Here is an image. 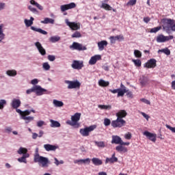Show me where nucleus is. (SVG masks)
I'll list each match as a JSON object with an SVG mask.
<instances>
[{"instance_id":"obj_34","label":"nucleus","mask_w":175,"mask_h":175,"mask_svg":"<svg viewBox=\"0 0 175 175\" xmlns=\"http://www.w3.org/2000/svg\"><path fill=\"white\" fill-rule=\"evenodd\" d=\"M53 105L55 107H62L64 106V102L54 99L53 100Z\"/></svg>"},{"instance_id":"obj_28","label":"nucleus","mask_w":175,"mask_h":175,"mask_svg":"<svg viewBox=\"0 0 175 175\" xmlns=\"http://www.w3.org/2000/svg\"><path fill=\"white\" fill-rule=\"evenodd\" d=\"M6 35L3 33V24L0 25V43H2L3 40H5Z\"/></svg>"},{"instance_id":"obj_6","label":"nucleus","mask_w":175,"mask_h":175,"mask_svg":"<svg viewBox=\"0 0 175 175\" xmlns=\"http://www.w3.org/2000/svg\"><path fill=\"white\" fill-rule=\"evenodd\" d=\"M95 129H96V125H92L85 129H81L79 133L83 137L90 136V132H92Z\"/></svg>"},{"instance_id":"obj_39","label":"nucleus","mask_w":175,"mask_h":175,"mask_svg":"<svg viewBox=\"0 0 175 175\" xmlns=\"http://www.w3.org/2000/svg\"><path fill=\"white\" fill-rule=\"evenodd\" d=\"M59 40H61V37L58 36H51L49 38V41L51 42V43H57V42H59Z\"/></svg>"},{"instance_id":"obj_46","label":"nucleus","mask_w":175,"mask_h":175,"mask_svg":"<svg viewBox=\"0 0 175 175\" xmlns=\"http://www.w3.org/2000/svg\"><path fill=\"white\" fill-rule=\"evenodd\" d=\"M81 33H80V31H76L74 33L72 34L71 38H81Z\"/></svg>"},{"instance_id":"obj_47","label":"nucleus","mask_w":175,"mask_h":175,"mask_svg":"<svg viewBox=\"0 0 175 175\" xmlns=\"http://www.w3.org/2000/svg\"><path fill=\"white\" fill-rule=\"evenodd\" d=\"M162 29V27H154L152 28L150 31V33H157V32H158V31H160V29Z\"/></svg>"},{"instance_id":"obj_59","label":"nucleus","mask_w":175,"mask_h":175,"mask_svg":"<svg viewBox=\"0 0 175 175\" xmlns=\"http://www.w3.org/2000/svg\"><path fill=\"white\" fill-rule=\"evenodd\" d=\"M15 109H16V113H18V114H20L21 118L22 119L23 118V115L24 113V111H21V109H20L18 108H16Z\"/></svg>"},{"instance_id":"obj_33","label":"nucleus","mask_w":175,"mask_h":175,"mask_svg":"<svg viewBox=\"0 0 175 175\" xmlns=\"http://www.w3.org/2000/svg\"><path fill=\"white\" fill-rule=\"evenodd\" d=\"M35 118L33 116H22V120H24L25 124H29L31 121H33Z\"/></svg>"},{"instance_id":"obj_62","label":"nucleus","mask_w":175,"mask_h":175,"mask_svg":"<svg viewBox=\"0 0 175 175\" xmlns=\"http://www.w3.org/2000/svg\"><path fill=\"white\" fill-rule=\"evenodd\" d=\"M38 83H39V80L38 79H33L31 81V84H32L33 85H36Z\"/></svg>"},{"instance_id":"obj_9","label":"nucleus","mask_w":175,"mask_h":175,"mask_svg":"<svg viewBox=\"0 0 175 175\" xmlns=\"http://www.w3.org/2000/svg\"><path fill=\"white\" fill-rule=\"evenodd\" d=\"M66 84H68V90H73L75 88H80V85H81V83H80V81H68L66 80L64 81Z\"/></svg>"},{"instance_id":"obj_3","label":"nucleus","mask_w":175,"mask_h":175,"mask_svg":"<svg viewBox=\"0 0 175 175\" xmlns=\"http://www.w3.org/2000/svg\"><path fill=\"white\" fill-rule=\"evenodd\" d=\"M33 161L36 163H39L42 167H47L50 165V160L49 158L40 156L38 152H36L33 155Z\"/></svg>"},{"instance_id":"obj_8","label":"nucleus","mask_w":175,"mask_h":175,"mask_svg":"<svg viewBox=\"0 0 175 175\" xmlns=\"http://www.w3.org/2000/svg\"><path fill=\"white\" fill-rule=\"evenodd\" d=\"M112 144H120V146H129V142H124L121 137L118 135H112Z\"/></svg>"},{"instance_id":"obj_2","label":"nucleus","mask_w":175,"mask_h":175,"mask_svg":"<svg viewBox=\"0 0 175 175\" xmlns=\"http://www.w3.org/2000/svg\"><path fill=\"white\" fill-rule=\"evenodd\" d=\"M163 29L167 33H170V31L175 32V21L174 19L163 18L161 20Z\"/></svg>"},{"instance_id":"obj_48","label":"nucleus","mask_w":175,"mask_h":175,"mask_svg":"<svg viewBox=\"0 0 175 175\" xmlns=\"http://www.w3.org/2000/svg\"><path fill=\"white\" fill-rule=\"evenodd\" d=\"M50 64H49V62H44L42 64V68L44 70H50Z\"/></svg>"},{"instance_id":"obj_60","label":"nucleus","mask_w":175,"mask_h":175,"mask_svg":"<svg viewBox=\"0 0 175 175\" xmlns=\"http://www.w3.org/2000/svg\"><path fill=\"white\" fill-rule=\"evenodd\" d=\"M6 8V3L0 2V12Z\"/></svg>"},{"instance_id":"obj_13","label":"nucleus","mask_w":175,"mask_h":175,"mask_svg":"<svg viewBox=\"0 0 175 175\" xmlns=\"http://www.w3.org/2000/svg\"><path fill=\"white\" fill-rule=\"evenodd\" d=\"M34 92L38 96H42L44 93L47 92V90L42 88L39 85H34Z\"/></svg>"},{"instance_id":"obj_24","label":"nucleus","mask_w":175,"mask_h":175,"mask_svg":"<svg viewBox=\"0 0 175 175\" xmlns=\"http://www.w3.org/2000/svg\"><path fill=\"white\" fill-rule=\"evenodd\" d=\"M97 44H98L99 51H103V50H105V47L107 46V41L103 40V41L98 42Z\"/></svg>"},{"instance_id":"obj_55","label":"nucleus","mask_w":175,"mask_h":175,"mask_svg":"<svg viewBox=\"0 0 175 175\" xmlns=\"http://www.w3.org/2000/svg\"><path fill=\"white\" fill-rule=\"evenodd\" d=\"M43 125H44V121L39 120L38 122H37V126L38 128H41V126H43Z\"/></svg>"},{"instance_id":"obj_5","label":"nucleus","mask_w":175,"mask_h":175,"mask_svg":"<svg viewBox=\"0 0 175 175\" xmlns=\"http://www.w3.org/2000/svg\"><path fill=\"white\" fill-rule=\"evenodd\" d=\"M81 117V113H76L73 116H71V120H67L66 124L68 125H70L71 126H76L79 128L80 126V124H79V121H80V118Z\"/></svg>"},{"instance_id":"obj_63","label":"nucleus","mask_w":175,"mask_h":175,"mask_svg":"<svg viewBox=\"0 0 175 175\" xmlns=\"http://www.w3.org/2000/svg\"><path fill=\"white\" fill-rule=\"evenodd\" d=\"M31 114V111L30 110H25L23 111V115L25 117H27V116H29Z\"/></svg>"},{"instance_id":"obj_17","label":"nucleus","mask_w":175,"mask_h":175,"mask_svg":"<svg viewBox=\"0 0 175 175\" xmlns=\"http://www.w3.org/2000/svg\"><path fill=\"white\" fill-rule=\"evenodd\" d=\"M11 107L12 109H18L21 106V100L20 99L14 98L10 103Z\"/></svg>"},{"instance_id":"obj_52","label":"nucleus","mask_w":175,"mask_h":175,"mask_svg":"<svg viewBox=\"0 0 175 175\" xmlns=\"http://www.w3.org/2000/svg\"><path fill=\"white\" fill-rule=\"evenodd\" d=\"M48 59L51 62H54V61H55V56L53 55H48Z\"/></svg>"},{"instance_id":"obj_1","label":"nucleus","mask_w":175,"mask_h":175,"mask_svg":"<svg viewBox=\"0 0 175 175\" xmlns=\"http://www.w3.org/2000/svg\"><path fill=\"white\" fill-rule=\"evenodd\" d=\"M126 111L120 110L116 113L117 119L111 122V126L113 128H122L126 124V122L122 118H125L127 116Z\"/></svg>"},{"instance_id":"obj_43","label":"nucleus","mask_w":175,"mask_h":175,"mask_svg":"<svg viewBox=\"0 0 175 175\" xmlns=\"http://www.w3.org/2000/svg\"><path fill=\"white\" fill-rule=\"evenodd\" d=\"M126 92H128V90H122L121 88H119V90L118 91V98H120V96H124Z\"/></svg>"},{"instance_id":"obj_54","label":"nucleus","mask_w":175,"mask_h":175,"mask_svg":"<svg viewBox=\"0 0 175 175\" xmlns=\"http://www.w3.org/2000/svg\"><path fill=\"white\" fill-rule=\"evenodd\" d=\"M32 92H35L34 86L32 87L31 89H29L26 91V94H27V95H29L30 94H32Z\"/></svg>"},{"instance_id":"obj_11","label":"nucleus","mask_w":175,"mask_h":175,"mask_svg":"<svg viewBox=\"0 0 175 175\" xmlns=\"http://www.w3.org/2000/svg\"><path fill=\"white\" fill-rule=\"evenodd\" d=\"M77 5L75 3L72 2L68 4H64L60 5V10L62 13H64V12H66V10H70L72 9H75L76 8Z\"/></svg>"},{"instance_id":"obj_32","label":"nucleus","mask_w":175,"mask_h":175,"mask_svg":"<svg viewBox=\"0 0 175 175\" xmlns=\"http://www.w3.org/2000/svg\"><path fill=\"white\" fill-rule=\"evenodd\" d=\"M92 162L93 164L95 165V166H100V165L103 163L102 160L96 157H94L93 159H92Z\"/></svg>"},{"instance_id":"obj_42","label":"nucleus","mask_w":175,"mask_h":175,"mask_svg":"<svg viewBox=\"0 0 175 175\" xmlns=\"http://www.w3.org/2000/svg\"><path fill=\"white\" fill-rule=\"evenodd\" d=\"M98 109H100L101 110H111V105H98Z\"/></svg>"},{"instance_id":"obj_7","label":"nucleus","mask_w":175,"mask_h":175,"mask_svg":"<svg viewBox=\"0 0 175 175\" xmlns=\"http://www.w3.org/2000/svg\"><path fill=\"white\" fill-rule=\"evenodd\" d=\"M65 23L72 31H79L80 29V23L79 22H70L69 19L66 18L65 19Z\"/></svg>"},{"instance_id":"obj_23","label":"nucleus","mask_w":175,"mask_h":175,"mask_svg":"<svg viewBox=\"0 0 175 175\" xmlns=\"http://www.w3.org/2000/svg\"><path fill=\"white\" fill-rule=\"evenodd\" d=\"M118 161V158L116 157V153H113L111 158L107 157L105 160V163H114V162H117Z\"/></svg>"},{"instance_id":"obj_36","label":"nucleus","mask_w":175,"mask_h":175,"mask_svg":"<svg viewBox=\"0 0 175 175\" xmlns=\"http://www.w3.org/2000/svg\"><path fill=\"white\" fill-rule=\"evenodd\" d=\"M139 83L142 86L147 85V83H148V78L142 76L139 79Z\"/></svg>"},{"instance_id":"obj_15","label":"nucleus","mask_w":175,"mask_h":175,"mask_svg":"<svg viewBox=\"0 0 175 175\" xmlns=\"http://www.w3.org/2000/svg\"><path fill=\"white\" fill-rule=\"evenodd\" d=\"M34 46L38 50V52L40 53V54L41 55H42V56L46 55V49H44V48H43V46H42V44L40 42H35Z\"/></svg>"},{"instance_id":"obj_35","label":"nucleus","mask_w":175,"mask_h":175,"mask_svg":"<svg viewBox=\"0 0 175 175\" xmlns=\"http://www.w3.org/2000/svg\"><path fill=\"white\" fill-rule=\"evenodd\" d=\"M29 3H31L33 6H36V8H38V9H39V10H43V6H42L40 4H39L35 0H30Z\"/></svg>"},{"instance_id":"obj_21","label":"nucleus","mask_w":175,"mask_h":175,"mask_svg":"<svg viewBox=\"0 0 175 175\" xmlns=\"http://www.w3.org/2000/svg\"><path fill=\"white\" fill-rule=\"evenodd\" d=\"M109 40L111 44H114L117 40H124V36L122 35L111 36L109 37Z\"/></svg>"},{"instance_id":"obj_41","label":"nucleus","mask_w":175,"mask_h":175,"mask_svg":"<svg viewBox=\"0 0 175 175\" xmlns=\"http://www.w3.org/2000/svg\"><path fill=\"white\" fill-rule=\"evenodd\" d=\"M109 84L110 83L109 81H106L103 79L98 81V85H100V87H107Z\"/></svg>"},{"instance_id":"obj_58","label":"nucleus","mask_w":175,"mask_h":175,"mask_svg":"<svg viewBox=\"0 0 175 175\" xmlns=\"http://www.w3.org/2000/svg\"><path fill=\"white\" fill-rule=\"evenodd\" d=\"M137 0H130L127 5H129L130 6H133V5H136Z\"/></svg>"},{"instance_id":"obj_38","label":"nucleus","mask_w":175,"mask_h":175,"mask_svg":"<svg viewBox=\"0 0 175 175\" xmlns=\"http://www.w3.org/2000/svg\"><path fill=\"white\" fill-rule=\"evenodd\" d=\"M94 144H95V146L98 147V148H105V147H106V144H105V142H103V141H100V142L95 141Z\"/></svg>"},{"instance_id":"obj_40","label":"nucleus","mask_w":175,"mask_h":175,"mask_svg":"<svg viewBox=\"0 0 175 175\" xmlns=\"http://www.w3.org/2000/svg\"><path fill=\"white\" fill-rule=\"evenodd\" d=\"M100 8L105 9V10H113V8L110 5L103 2H102Z\"/></svg>"},{"instance_id":"obj_27","label":"nucleus","mask_w":175,"mask_h":175,"mask_svg":"<svg viewBox=\"0 0 175 175\" xmlns=\"http://www.w3.org/2000/svg\"><path fill=\"white\" fill-rule=\"evenodd\" d=\"M5 74L7 76H9V77H16L17 76V70L13 69V70H8L5 72Z\"/></svg>"},{"instance_id":"obj_10","label":"nucleus","mask_w":175,"mask_h":175,"mask_svg":"<svg viewBox=\"0 0 175 175\" xmlns=\"http://www.w3.org/2000/svg\"><path fill=\"white\" fill-rule=\"evenodd\" d=\"M70 50H77V51H83L87 50V47L83 46V44L74 42L72 45L70 46Z\"/></svg>"},{"instance_id":"obj_29","label":"nucleus","mask_w":175,"mask_h":175,"mask_svg":"<svg viewBox=\"0 0 175 175\" xmlns=\"http://www.w3.org/2000/svg\"><path fill=\"white\" fill-rule=\"evenodd\" d=\"M50 126L51 128H59V126H61V123L57 120H50Z\"/></svg>"},{"instance_id":"obj_51","label":"nucleus","mask_w":175,"mask_h":175,"mask_svg":"<svg viewBox=\"0 0 175 175\" xmlns=\"http://www.w3.org/2000/svg\"><path fill=\"white\" fill-rule=\"evenodd\" d=\"M111 124V120L109 118L104 119V125L105 126H109V125Z\"/></svg>"},{"instance_id":"obj_45","label":"nucleus","mask_w":175,"mask_h":175,"mask_svg":"<svg viewBox=\"0 0 175 175\" xmlns=\"http://www.w3.org/2000/svg\"><path fill=\"white\" fill-rule=\"evenodd\" d=\"M27 9L31 12V13H33L34 14H38V10L32 5H28Z\"/></svg>"},{"instance_id":"obj_16","label":"nucleus","mask_w":175,"mask_h":175,"mask_svg":"<svg viewBox=\"0 0 175 175\" xmlns=\"http://www.w3.org/2000/svg\"><path fill=\"white\" fill-rule=\"evenodd\" d=\"M143 135L146 136L149 140L155 143L157 142V134H154L152 133H150L148 131L144 132Z\"/></svg>"},{"instance_id":"obj_44","label":"nucleus","mask_w":175,"mask_h":175,"mask_svg":"<svg viewBox=\"0 0 175 175\" xmlns=\"http://www.w3.org/2000/svg\"><path fill=\"white\" fill-rule=\"evenodd\" d=\"M7 102L5 99L0 100V110H3L5 106H6Z\"/></svg>"},{"instance_id":"obj_53","label":"nucleus","mask_w":175,"mask_h":175,"mask_svg":"<svg viewBox=\"0 0 175 175\" xmlns=\"http://www.w3.org/2000/svg\"><path fill=\"white\" fill-rule=\"evenodd\" d=\"M124 138L126 140H131L132 139V134L131 133H127L124 135Z\"/></svg>"},{"instance_id":"obj_20","label":"nucleus","mask_w":175,"mask_h":175,"mask_svg":"<svg viewBox=\"0 0 175 175\" xmlns=\"http://www.w3.org/2000/svg\"><path fill=\"white\" fill-rule=\"evenodd\" d=\"M91 162V159L90 158L84 159H77L74 161V163H77V165H87L90 164Z\"/></svg>"},{"instance_id":"obj_56","label":"nucleus","mask_w":175,"mask_h":175,"mask_svg":"<svg viewBox=\"0 0 175 175\" xmlns=\"http://www.w3.org/2000/svg\"><path fill=\"white\" fill-rule=\"evenodd\" d=\"M140 114L143 116L144 118L146 119V121H148V120L150 119V116L147 115L146 113L140 112Z\"/></svg>"},{"instance_id":"obj_64","label":"nucleus","mask_w":175,"mask_h":175,"mask_svg":"<svg viewBox=\"0 0 175 175\" xmlns=\"http://www.w3.org/2000/svg\"><path fill=\"white\" fill-rule=\"evenodd\" d=\"M12 131H13V129H12V127H6L5 128V132L7 133H11Z\"/></svg>"},{"instance_id":"obj_14","label":"nucleus","mask_w":175,"mask_h":175,"mask_svg":"<svg viewBox=\"0 0 175 175\" xmlns=\"http://www.w3.org/2000/svg\"><path fill=\"white\" fill-rule=\"evenodd\" d=\"M83 66H84L83 62L79 60H74L71 64V68H72V69H77V70H80Z\"/></svg>"},{"instance_id":"obj_50","label":"nucleus","mask_w":175,"mask_h":175,"mask_svg":"<svg viewBox=\"0 0 175 175\" xmlns=\"http://www.w3.org/2000/svg\"><path fill=\"white\" fill-rule=\"evenodd\" d=\"M134 55L136 57V58H142V52L139 50H135Z\"/></svg>"},{"instance_id":"obj_30","label":"nucleus","mask_w":175,"mask_h":175,"mask_svg":"<svg viewBox=\"0 0 175 175\" xmlns=\"http://www.w3.org/2000/svg\"><path fill=\"white\" fill-rule=\"evenodd\" d=\"M55 20L51 18H44L43 21H41V24H54Z\"/></svg>"},{"instance_id":"obj_37","label":"nucleus","mask_w":175,"mask_h":175,"mask_svg":"<svg viewBox=\"0 0 175 175\" xmlns=\"http://www.w3.org/2000/svg\"><path fill=\"white\" fill-rule=\"evenodd\" d=\"M157 53L158 54H161L163 53V54H165V55H170V49H169V48H165V49L159 50Z\"/></svg>"},{"instance_id":"obj_4","label":"nucleus","mask_w":175,"mask_h":175,"mask_svg":"<svg viewBox=\"0 0 175 175\" xmlns=\"http://www.w3.org/2000/svg\"><path fill=\"white\" fill-rule=\"evenodd\" d=\"M33 20H35V18H33V17L32 16L30 17L29 20L25 19L24 23H25V27H27V28H29V27H31L30 28L31 31H34L35 32H38L39 33H42V35H47V31L40 28H37L33 26H31L33 24Z\"/></svg>"},{"instance_id":"obj_19","label":"nucleus","mask_w":175,"mask_h":175,"mask_svg":"<svg viewBox=\"0 0 175 175\" xmlns=\"http://www.w3.org/2000/svg\"><path fill=\"white\" fill-rule=\"evenodd\" d=\"M100 59H102V56L100 55H95L90 58L89 64L90 65H95L96 62Z\"/></svg>"},{"instance_id":"obj_31","label":"nucleus","mask_w":175,"mask_h":175,"mask_svg":"<svg viewBox=\"0 0 175 175\" xmlns=\"http://www.w3.org/2000/svg\"><path fill=\"white\" fill-rule=\"evenodd\" d=\"M116 150L118 152H128V149L125 146H122L121 144L116 146Z\"/></svg>"},{"instance_id":"obj_57","label":"nucleus","mask_w":175,"mask_h":175,"mask_svg":"<svg viewBox=\"0 0 175 175\" xmlns=\"http://www.w3.org/2000/svg\"><path fill=\"white\" fill-rule=\"evenodd\" d=\"M166 128H167V129H170V131H171L173 133H175V127H172L170 125L166 124L165 125Z\"/></svg>"},{"instance_id":"obj_22","label":"nucleus","mask_w":175,"mask_h":175,"mask_svg":"<svg viewBox=\"0 0 175 175\" xmlns=\"http://www.w3.org/2000/svg\"><path fill=\"white\" fill-rule=\"evenodd\" d=\"M145 66L146 68H155L157 66V60L155 59H150L146 63Z\"/></svg>"},{"instance_id":"obj_12","label":"nucleus","mask_w":175,"mask_h":175,"mask_svg":"<svg viewBox=\"0 0 175 175\" xmlns=\"http://www.w3.org/2000/svg\"><path fill=\"white\" fill-rule=\"evenodd\" d=\"M174 37L173 36H165L163 34H160L157 36L156 40L157 43H165V42H167L168 40H172Z\"/></svg>"},{"instance_id":"obj_61","label":"nucleus","mask_w":175,"mask_h":175,"mask_svg":"<svg viewBox=\"0 0 175 175\" xmlns=\"http://www.w3.org/2000/svg\"><path fill=\"white\" fill-rule=\"evenodd\" d=\"M141 102H143V103H146V105H151V102L146 98H142Z\"/></svg>"},{"instance_id":"obj_25","label":"nucleus","mask_w":175,"mask_h":175,"mask_svg":"<svg viewBox=\"0 0 175 175\" xmlns=\"http://www.w3.org/2000/svg\"><path fill=\"white\" fill-rule=\"evenodd\" d=\"M27 158H29V154H23L21 157L18 158L19 163H27Z\"/></svg>"},{"instance_id":"obj_26","label":"nucleus","mask_w":175,"mask_h":175,"mask_svg":"<svg viewBox=\"0 0 175 175\" xmlns=\"http://www.w3.org/2000/svg\"><path fill=\"white\" fill-rule=\"evenodd\" d=\"M17 153L18 155H29V153H28V149L23 147H20L19 149L17 150Z\"/></svg>"},{"instance_id":"obj_49","label":"nucleus","mask_w":175,"mask_h":175,"mask_svg":"<svg viewBox=\"0 0 175 175\" xmlns=\"http://www.w3.org/2000/svg\"><path fill=\"white\" fill-rule=\"evenodd\" d=\"M132 61L135 66H142V61L140 59H133Z\"/></svg>"},{"instance_id":"obj_18","label":"nucleus","mask_w":175,"mask_h":175,"mask_svg":"<svg viewBox=\"0 0 175 175\" xmlns=\"http://www.w3.org/2000/svg\"><path fill=\"white\" fill-rule=\"evenodd\" d=\"M43 147L45 151H47L48 152L50 151H55L58 148L57 146L51 145L50 144H44Z\"/></svg>"}]
</instances>
